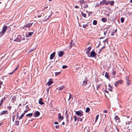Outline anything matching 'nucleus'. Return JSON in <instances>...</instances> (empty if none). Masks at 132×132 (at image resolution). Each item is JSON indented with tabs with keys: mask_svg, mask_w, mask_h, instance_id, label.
Segmentation results:
<instances>
[{
	"mask_svg": "<svg viewBox=\"0 0 132 132\" xmlns=\"http://www.w3.org/2000/svg\"><path fill=\"white\" fill-rule=\"evenodd\" d=\"M61 73V72H55V76H57L60 75V74Z\"/></svg>",
	"mask_w": 132,
	"mask_h": 132,
	"instance_id": "22",
	"label": "nucleus"
},
{
	"mask_svg": "<svg viewBox=\"0 0 132 132\" xmlns=\"http://www.w3.org/2000/svg\"><path fill=\"white\" fill-rule=\"evenodd\" d=\"M114 119L118 123L120 122V118L118 116H116Z\"/></svg>",
	"mask_w": 132,
	"mask_h": 132,
	"instance_id": "12",
	"label": "nucleus"
},
{
	"mask_svg": "<svg viewBox=\"0 0 132 132\" xmlns=\"http://www.w3.org/2000/svg\"><path fill=\"white\" fill-rule=\"evenodd\" d=\"M108 86L110 88H113V87L110 84H108Z\"/></svg>",
	"mask_w": 132,
	"mask_h": 132,
	"instance_id": "53",
	"label": "nucleus"
},
{
	"mask_svg": "<svg viewBox=\"0 0 132 132\" xmlns=\"http://www.w3.org/2000/svg\"><path fill=\"white\" fill-rule=\"evenodd\" d=\"M101 19L102 21L103 22H105L107 20V19L105 18H102Z\"/></svg>",
	"mask_w": 132,
	"mask_h": 132,
	"instance_id": "21",
	"label": "nucleus"
},
{
	"mask_svg": "<svg viewBox=\"0 0 132 132\" xmlns=\"http://www.w3.org/2000/svg\"><path fill=\"white\" fill-rule=\"evenodd\" d=\"M81 15L85 18L86 17V14L85 13H84L82 12L81 13Z\"/></svg>",
	"mask_w": 132,
	"mask_h": 132,
	"instance_id": "23",
	"label": "nucleus"
},
{
	"mask_svg": "<svg viewBox=\"0 0 132 132\" xmlns=\"http://www.w3.org/2000/svg\"><path fill=\"white\" fill-rule=\"evenodd\" d=\"M97 22L96 20H95L93 21V25H96L97 24Z\"/></svg>",
	"mask_w": 132,
	"mask_h": 132,
	"instance_id": "33",
	"label": "nucleus"
},
{
	"mask_svg": "<svg viewBox=\"0 0 132 132\" xmlns=\"http://www.w3.org/2000/svg\"><path fill=\"white\" fill-rule=\"evenodd\" d=\"M34 30H33L32 31L29 32L27 35V37H28L31 36L34 33Z\"/></svg>",
	"mask_w": 132,
	"mask_h": 132,
	"instance_id": "17",
	"label": "nucleus"
},
{
	"mask_svg": "<svg viewBox=\"0 0 132 132\" xmlns=\"http://www.w3.org/2000/svg\"><path fill=\"white\" fill-rule=\"evenodd\" d=\"M40 115V113L38 111H35L34 114V117H37L39 116Z\"/></svg>",
	"mask_w": 132,
	"mask_h": 132,
	"instance_id": "9",
	"label": "nucleus"
},
{
	"mask_svg": "<svg viewBox=\"0 0 132 132\" xmlns=\"http://www.w3.org/2000/svg\"><path fill=\"white\" fill-rule=\"evenodd\" d=\"M126 81L127 82V85H129L130 84V82H129V80L128 81Z\"/></svg>",
	"mask_w": 132,
	"mask_h": 132,
	"instance_id": "44",
	"label": "nucleus"
},
{
	"mask_svg": "<svg viewBox=\"0 0 132 132\" xmlns=\"http://www.w3.org/2000/svg\"><path fill=\"white\" fill-rule=\"evenodd\" d=\"M109 2H106V0H103L101 1L100 3V5H108L109 4V2Z\"/></svg>",
	"mask_w": 132,
	"mask_h": 132,
	"instance_id": "4",
	"label": "nucleus"
},
{
	"mask_svg": "<svg viewBox=\"0 0 132 132\" xmlns=\"http://www.w3.org/2000/svg\"><path fill=\"white\" fill-rule=\"evenodd\" d=\"M114 33H115L114 32H112L111 34V35L112 36H113L114 35Z\"/></svg>",
	"mask_w": 132,
	"mask_h": 132,
	"instance_id": "60",
	"label": "nucleus"
},
{
	"mask_svg": "<svg viewBox=\"0 0 132 132\" xmlns=\"http://www.w3.org/2000/svg\"><path fill=\"white\" fill-rule=\"evenodd\" d=\"M43 15V14L42 13H41L40 14H39V15H38V16H37V17H38V18H40L41 17V16H42V15Z\"/></svg>",
	"mask_w": 132,
	"mask_h": 132,
	"instance_id": "43",
	"label": "nucleus"
},
{
	"mask_svg": "<svg viewBox=\"0 0 132 132\" xmlns=\"http://www.w3.org/2000/svg\"><path fill=\"white\" fill-rule=\"evenodd\" d=\"M3 82L2 81H0V89L1 87V85L3 84Z\"/></svg>",
	"mask_w": 132,
	"mask_h": 132,
	"instance_id": "52",
	"label": "nucleus"
},
{
	"mask_svg": "<svg viewBox=\"0 0 132 132\" xmlns=\"http://www.w3.org/2000/svg\"><path fill=\"white\" fill-rule=\"evenodd\" d=\"M73 44L72 43V40L71 42L70 43L69 46V48H70V49L72 47V45H73Z\"/></svg>",
	"mask_w": 132,
	"mask_h": 132,
	"instance_id": "24",
	"label": "nucleus"
},
{
	"mask_svg": "<svg viewBox=\"0 0 132 132\" xmlns=\"http://www.w3.org/2000/svg\"><path fill=\"white\" fill-rule=\"evenodd\" d=\"M16 97L15 96H13L11 100L12 103H14L16 101Z\"/></svg>",
	"mask_w": 132,
	"mask_h": 132,
	"instance_id": "16",
	"label": "nucleus"
},
{
	"mask_svg": "<svg viewBox=\"0 0 132 132\" xmlns=\"http://www.w3.org/2000/svg\"><path fill=\"white\" fill-rule=\"evenodd\" d=\"M80 4H84V3H86V1H85L84 0H79Z\"/></svg>",
	"mask_w": 132,
	"mask_h": 132,
	"instance_id": "29",
	"label": "nucleus"
},
{
	"mask_svg": "<svg viewBox=\"0 0 132 132\" xmlns=\"http://www.w3.org/2000/svg\"><path fill=\"white\" fill-rule=\"evenodd\" d=\"M22 39L21 38V36L20 35H18L17 37L14 40V41L16 42H20L21 40H22Z\"/></svg>",
	"mask_w": 132,
	"mask_h": 132,
	"instance_id": "3",
	"label": "nucleus"
},
{
	"mask_svg": "<svg viewBox=\"0 0 132 132\" xmlns=\"http://www.w3.org/2000/svg\"><path fill=\"white\" fill-rule=\"evenodd\" d=\"M103 112L104 113H107L108 112V110H105L103 111Z\"/></svg>",
	"mask_w": 132,
	"mask_h": 132,
	"instance_id": "51",
	"label": "nucleus"
},
{
	"mask_svg": "<svg viewBox=\"0 0 132 132\" xmlns=\"http://www.w3.org/2000/svg\"><path fill=\"white\" fill-rule=\"evenodd\" d=\"M112 88H109L108 89L111 92L112 91Z\"/></svg>",
	"mask_w": 132,
	"mask_h": 132,
	"instance_id": "57",
	"label": "nucleus"
},
{
	"mask_svg": "<svg viewBox=\"0 0 132 132\" xmlns=\"http://www.w3.org/2000/svg\"><path fill=\"white\" fill-rule=\"evenodd\" d=\"M104 92L106 93H108V92H109V91H107L106 90H105Z\"/></svg>",
	"mask_w": 132,
	"mask_h": 132,
	"instance_id": "64",
	"label": "nucleus"
},
{
	"mask_svg": "<svg viewBox=\"0 0 132 132\" xmlns=\"http://www.w3.org/2000/svg\"><path fill=\"white\" fill-rule=\"evenodd\" d=\"M19 124V121H16L15 122V125L16 126H18Z\"/></svg>",
	"mask_w": 132,
	"mask_h": 132,
	"instance_id": "32",
	"label": "nucleus"
},
{
	"mask_svg": "<svg viewBox=\"0 0 132 132\" xmlns=\"http://www.w3.org/2000/svg\"><path fill=\"white\" fill-rule=\"evenodd\" d=\"M19 67V65H18L17 67L15 69L13 70L14 72L17 69H18V67Z\"/></svg>",
	"mask_w": 132,
	"mask_h": 132,
	"instance_id": "50",
	"label": "nucleus"
},
{
	"mask_svg": "<svg viewBox=\"0 0 132 132\" xmlns=\"http://www.w3.org/2000/svg\"><path fill=\"white\" fill-rule=\"evenodd\" d=\"M54 123L55 124L57 125L58 124V122H54Z\"/></svg>",
	"mask_w": 132,
	"mask_h": 132,
	"instance_id": "61",
	"label": "nucleus"
},
{
	"mask_svg": "<svg viewBox=\"0 0 132 132\" xmlns=\"http://www.w3.org/2000/svg\"><path fill=\"white\" fill-rule=\"evenodd\" d=\"M101 86L100 84H99L96 86V89L97 90H98L100 88Z\"/></svg>",
	"mask_w": 132,
	"mask_h": 132,
	"instance_id": "36",
	"label": "nucleus"
},
{
	"mask_svg": "<svg viewBox=\"0 0 132 132\" xmlns=\"http://www.w3.org/2000/svg\"><path fill=\"white\" fill-rule=\"evenodd\" d=\"M64 54V53L62 51H60L58 53V56L60 57L62 56Z\"/></svg>",
	"mask_w": 132,
	"mask_h": 132,
	"instance_id": "13",
	"label": "nucleus"
},
{
	"mask_svg": "<svg viewBox=\"0 0 132 132\" xmlns=\"http://www.w3.org/2000/svg\"><path fill=\"white\" fill-rule=\"evenodd\" d=\"M28 111V110H25L24 111V112L23 114H24H24H25V113H27V112Z\"/></svg>",
	"mask_w": 132,
	"mask_h": 132,
	"instance_id": "49",
	"label": "nucleus"
},
{
	"mask_svg": "<svg viewBox=\"0 0 132 132\" xmlns=\"http://www.w3.org/2000/svg\"><path fill=\"white\" fill-rule=\"evenodd\" d=\"M88 80L87 78H86L83 81L82 85L84 86H86L87 84Z\"/></svg>",
	"mask_w": 132,
	"mask_h": 132,
	"instance_id": "7",
	"label": "nucleus"
},
{
	"mask_svg": "<svg viewBox=\"0 0 132 132\" xmlns=\"http://www.w3.org/2000/svg\"><path fill=\"white\" fill-rule=\"evenodd\" d=\"M55 127L57 129H59V125H58L57 126H56Z\"/></svg>",
	"mask_w": 132,
	"mask_h": 132,
	"instance_id": "56",
	"label": "nucleus"
},
{
	"mask_svg": "<svg viewBox=\"0 0 132 132\" xmlns=\"http://www.w3.org/2000/svg\"><path fill=\"white\" fill-rule=\"evenodd\" d=\"M116 82L118 84H121L123 83V81L122 80H120L116 81Z\"/></svg>",
	"mask_w": 132,
	"mask_h": 132,
	"instance_id": "20",
	"label": "nucleus"
},
{
	"mask_svg": "<svg viewBox=\"0 0 132 132\" xmlns=\"http://www.w3.org/2000/svg\"><path fill=\"white\" fill-rule=\"evenodd\" d=\"M90 110V108L88 107H87V108H86V112H87V113Z\"/></svg>",
	"mask_w": 132,
	"mask_h": 132,
	"instance_id": "35",
	"label": "nucleus"
},
{
	"mask_svg": "<svg viewBox=\"0 0 132 132\" xmlns=\"http://www.w3.org/2000/svg\"><path fill=\"white\" fill-rule=\"evenodd\" d=\"M65 87L64 86H62L60 87L59 88V90H61L62 89H63Z\"/></svg>",
	"mask_w": 132,
	"mask_h": 132,
	"instance_id": "37",
	"label": "nucleus"
},
{
	"mask_svg": "<svg viewBox=\"0 0 132 132\" xmlns=\"http://www.w3.org/2000/svg\"><path fill=\"white\" fill-rule=\"evenodd\" d=\"M118 84L116 82V84H114V85H115V86L116 87L117 86H118Z\"/></svg>",
	"mask_w": 132,
	"mask_h": 132,
	"instance_id": "62",
	"label": "nucleus"
},
{
	"mask_svg": "<svg viewBox=\"0 0 132 132\" xmlns=\"http://www.w3.org/2000/svg\"><path fill=\"white\" fill-rule=\"evenodd\" d=\"M4 123L3 122H2L0 123V127H1V125H4Z\"/></svg>",
	"mask_w": 132,
	"mask_h": 132,
	"instance_id": "59",
	"label": "nucleus"
},
{
	"mask_svg": "<svg viewBox=\"0 0 132 132\" xmlns=\"http://www.w3.org/2000/svg\"><path fill=\"white\" fill-rule=\"evenodd\" d=\"M14 72V71H13L12 72H10V73H9L8 74L9 75H12V74H13Z\"/></svg>",
	"mask_w": 132,
	"mask_h": 132,
	"instance_id": "58",
	"label": "nucleus"
},
{
	"mask_svg": "<svg viewBox=\"0 0 132 132\" xmlns=\"http://www.w3.org/2000/svg\"><path fill=\"white\" fill-rule=\"evenodd\" d=\"M125 78H126V81H128V80H129V77L128 76H127Z\"/></svg>",
	"mask_w": 132,
	"mask_h": 132,
	"instance_id": "46",
	"label": "nucleus"
},
{
	"mask_svg": "<svg viewBox=\"0 0 132 132\" xmlns=\"http://www.w3.org/2000/svg\"><path fill=\"white\" fill-rule=\"evenodd\" d=\"M114 1H111L110 3H109L110 4V5L111 6H113L114 4Z\"/></svg>",
	"mask_w": 132,
	"mask_h": 132,
	"instance_id": "27",
	"label": "nucleus"
},
{
	"mask_svg": "<svg viewBox=\"0 0 132 132\" xmlns=\"http://www.w3.org/2000/svg\"><path fill=\"white\" fill-rule=\"evenodd\" d=\"M112 75L113 76L115 75L116 74V72L114 69H113L112 72Z\"/></svg>",
	"mask_w": 132,
	"mask_h": 132,
	"instance_id": "19",
	"label": "nucleus"
},
{
	"mask_svg": "<svg viewBox=\"0 0 132 132\" xmlns=\"http://www.w3.org/2000/svg\"><path fill=\"white\" fill-rule=\"evenodd\" d=\"M79 8V7L77 5H76L75 6V8Z\"/></svg>",
	"mask_w": 132,
	"mask_h": 132,
	"instance_id": "63",
	"label": "nucleus"
},
{
	"mask_svg": "<svg viewBox=\"0 0 132 132\" xmlns=\"http://www.w3.org/2000/svg\"><path fill=\"white\" fill-rule=\"evenodd\" d=\"M24 114H22V115H21L19 117V120L21 119L24 116Z\"/></svg>",
	"mask_w": 132,
	"mask_h": 132,
	"instance_id": "34",
	"label": "nucleus"
},
{
	"mask_svg": "<svg viewBox=\"0 0 132 132\" xmlns=\"http://www.w3.org/2000/svg\"><path fill=\"white\" fill-rule=\"evenodd\" d=\"M55 52H54L51 54L50 57V60H52L54 58L55 56Z\"/></svg>",
	"mask_w": 132,
	"mask_h": 132,
	"instance_id": "11",
	"label": "nucleus"
},
{
	"mask_svg": "<svg viewBox=\"0 0 132 132\" xmlns=\"http://www.w3.org/2000/svg\"><path fill=\"white\" fill-rule=\"evenodd\" d=\"M91 47L89 46L87 48L86 50V53L87 55H89L90 54V51L91 50Z\"/></svg>",
	"mask_w": 132,
	"mask_h": 132,
	"instance_id": "8",
	"label": "nucleus"
},
{
	"mask_svg": "<svg viewBox=\"0 0 132 132\" xmlns=\"http://www.w3.org/2000/svg\"><path fill=\"white\" fill-rule=\"evenodd\" d=\"M8 113V112L7 111L4 110L1 112L0 114L1 115H3L6 114H7Z\"/></svg>",
	"mask_w": 132,
	"mask_h": 132,
	"instance_id": "10",
	"label": "nucleus"
},
{
	"mask_svg": "<svg viewBox=\"0 0 132 132\" xmlns=\"http://www.w3.org/2000/svg\"><path fill=\"white\" fill-rule=\"evenodd\" d=\"M96 55V54L95 53V52L93 50L90 53V55L89 56V57H94Z\"/></svg>",
	"mask_w": 132,
	"mask_h": 132,
	"instance_id": "5",
	"label": "nucleus"
},
{
	"mask_svg": "<svg viewBox=\"0 0 132 132\" xmlns=\"http://www.w3.org/2000/svg\"><path fill=\"white\" fill-rule=\"evenodd\" d=\"M73 118H74V121L75 122L76 121H77V117H76V116H74L73 117Z\"/></svg>",
	"mask_w": 132,
	"mask_h": 132,
	"instance_id": "45",
	"label": "nucleus"
},
{
	"mask_svg": "<svg viewBox=\"0 0 132 132\" xmlns=\"http://www.w3.org/2000/svg\"><path fill=\"white\" fill-rule=\"evenodd\" d=\"M88 24H87V23L86 24L83 25V26H82V27L83 28H84L85 29L87 27H88Z\"/></svg>",
	"mask_w": 132,
	"mask_h": 132,
	"instance_id": "30",
	"label": "nucleus"
},
{
	"mask_svg": "<svg viewBox=\"0 0 132 132\" xmlns=\"http://www.w3.org/2000/svg\"><path fill=\"white\" fill-rule=\"evenodd\" d=\"M5 97H4L3 99H2L1 101V103L0 104V105H1L3 103V102L4 101Z\"/></svg>",
	"mask_w": 132,
	"mask_h": 132,
	"instance_id": "28",
	"label": "nucleus"
},
{
	"mask_svg": "<svg viewBox=\"0 0 132 132\" xmlns=\"http://www.w3.org/2000/svg\"><path fill=\"white\" fill-rule=\"evenodd\" d=\"M77 120L78 121H82V119L80 118H79L77 119Z\"/></svg>",
	"mask_w": 132,
	"mask_h": 132,
	"instance_id": "42",
	"label": "nucleus"
},
{
	"mask_svg": "<svg viewBox=\"0 0 132 132\" xmlns=\"http://www.w3.org/2000/svg\"><path fill=\"white\" fill-rule=\"evenodd\" d=\"M48 8V6H45L44 7V8H43V9H42V10H45V9H47Z\"/></svg>",
	"mask_w": 132,
	"mask_h": 132,
	"instance_id": "48",
	"label": "nucleus"
},
{
	"mask_svg": "<svg viewBox=\"0 0 132 132\" xmlns=\"http://www.w3.org/2000/svg\"><path fill=\"white\" fill-rule=\"evenodd\" d=\"M100 5V4H96V5L95 6V7H98V6H99V5Z\"/></svg>",
	"mask_w": 132,
	"mask_h": 132,
	"instance_id": "55",
	"label": "nucleus"
},
{
	"mask_svg": "<svg viewBox=\"0 0 132 132\" xmlns=\"http://www.w3.org/2000/svg\"><path fill=\"white\" fill-rule=\"evenodd\" d=\"M105 46H103L101 48H100V50H99V51L98 52V53H100L101 52V51L103 49H104V48H105Z\"/></svg>",
	"mask_w": 132,
	"mask_h": 132,
	"instance_id": "26",
	"label": "nucleus"
},
{
	"mask_svg": "<svg viewBox=\"0 0 132 132\" xmlns=\"http://www.w3.org/2000/svg\"><path fill=\"white\" fill-rule=\"evenodd\" d=\"M42 98H41L39 99L38 101L39 103L41 105H42L44 104V103L42 102Z\"/></svg>",
	"mask_w": 132,
	"mask_h": 132,
	"instance_id": "15",
	"label": "nucleus"
},
{
	"mask_svg": "<svg viewBox=\"0 0 132 132\" xmlns=\"http://www.w3.org/2000/svg\"><path fill=\"white\" fill-rule=\"evenodd\" d=\"M53 82L52 81H50L48 82L47 83V84L48 86H49L51 85Z\"/></svg>",
	"mask_w": 132,
	"mask_h": 132,
	"instance_id": "25",
	"label": "nucleus"
},
{
	"mask_svg": "<svg viewBox=\"0 0 132 132\" xmlns=\"http://www.w3.org/2000/svg\"><path fill=\"white\" fill-rule=\"evenodd\" d=\"M58 119H61L62 120L64 118L63 116H61V114L60 113H59L58 114Z\"/></svg>",
	"mask_w": 132,
	"mask_h": 132,
	"instance_id": "14",
	"label": "nucleus"
},
{
	"mask_svg": "<svg viewBox=\"0 0 132 132\" xmlns=\"http://www.w3.org/2000/svg\"><path fill=\"white\" fill-rule=\"evenodd\" d=\"M68 67V66L67 65H63L62 66V68L63 69H65L66 68Z\"/></svg>",
	"mask_w": 132,
	"mask_h": 132,
	"instance_id": "47",
	"label": "nucleus"
},
{
	"mask_svg": "<svg viewBox=\"0 0 132 132\" xmlns=\"http://www.w3.org/2000/svg\"><path fill=\"white\" fill-rule=\"evenodd\" d=\"M120 20L121 22L123 23L124 21V18L123 17L121 18Z\"/></svg>",
	"mask_w": 132,
	"mask_h": 132,
	"instance_id": "40",
	"label": "nucleus"
},
{
	"mask_svg": "<svg viewBox=\"0 0 132 132\" xmlns=\"http://www.w3.org/2000/svg\"><path fill=\"white\" fill-rule=\"evenodd\" d=\"M7 109L9 110V111H10L12 108L11 106H9L7 107Z\"/></svg>",
	"mask_w": 132,
	"mask_h": 132,
	"instance_id": "38",
	"label": "nucleus"
},
{
	"mask_svg": "<svg viewBox=\"0 0 132 132\" xmlns=\"http://www.w3.org/2000/svg\"><path fill=\"white\" fill-rule=\"evenodd\" d=\"M32 116V113H31L28 114L26 115V116L27 117H31Z\"/></svg>",
	"mask_w": 132,
	"mask_h": 132,
	"instance_id": "31",
	"label": "nucleus"
},
{
	"mask_svg": "<svg viewBox=\"0 0 132 132\" xmlns=\"http://www.w3.org/2000/svg\"><path fill=\"white\" fill-rule=\"evenodd\" d=\"M99 116V114L97 115L96 116V117L95 120V122H96L97 121V120H98V118Z\"/></svg>",
	"mask_w": 132,
	"mask_h": 132,
	"instance_id": "39",
	"label": "nucleus"
},
{
	"mask_svg": "<svg viewBox=\"0 0 132 132\" xmlns=\"http://www.w3.org/2000/svg\"><path fill=\"white\" fill-rule=\"evenodd\" d=\"M69 94L70 95H69V99H68V101H69L70 99V98H71V95L70 94V93H69Z\"/></svg>",
	"mask_w": 132,
	"mask_h": 132,
	"instance_id": "54",
	"label": "nucleus"
},
{
	"mask_svg": "<svg viewBox=\"0 0 132 132\" xmlns=\"http://www.w3.org/2000/svg\"><path fill=\"white\" fill-rule=\"evenodd\" d=\"M76 114L80 116H82L83 115V112L82 111H76Z\"/></svg>",
	"mask_w": 132,
	"mask_h": 132,
	"instance_id": "6",
	"label": "nucleus"
},
{
	"mask_svg": "<svg viewBox=\"0 0 132 132\" xmlns=\"http://www.w3.org/2000/svg\"><path fill=\"white\" fill-rule=\"evenodd\" d=\"M109 74L108 72L105 73V77L108 79H110V77L109 76Z\"/></svg>",
	"mask_w": 132,
	"mask_h": 132,
	"instance_id": "18",
	"label": "nucleus"
},
{
	"mask_svg": "<svg viewBox=\"0 0 132 132\" xmlns=\"http://www.w3.org/2000/svg\"><path fill=\"white\" fill-rule=\"evenodd\" d=\"M88 7V4H86L85 5H84L83 7L84 8H87Z\"/></svg>",
	"mask_w": 132,
	"mask_h": 132,
	"instance_id": "41",
	"label": "nucleus"
},
{
	"mask_svg": "<svg viewBox=\"0 0 132 132\" xmlns=\"http://www.w3.org/2000/svg\"><path fill=\"white\" fill-rule=\"evenodd\" d=\"M7 29V26H4L2 31L0 32V37L2 36L4 34Z\"/></svg>",
	"mask_w": 132,
	"mask_h": 132,
	"instance_id": "2",
	"label": "nucleus"
},
{
	"mask_svg": "<svg viewBox=\"0 0 132 132\" xmlns=\"http://www.w3.org/2000/svg\"><path fill=\"white\" fill-rule=\"evenodd\" d=\"M32 23H29L27 24L26 25L23 27V28L27 30H29L32 26Z\"/></svg>",
	"mask_w": 132,
	"mask_h": 132,
	"instance_id": "1",
	"label": "nucleus"
}]
</instances>
